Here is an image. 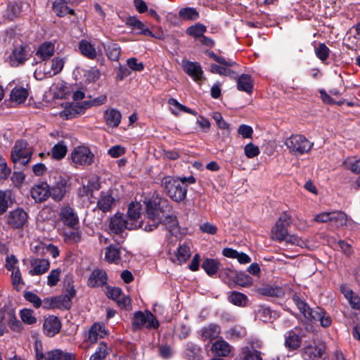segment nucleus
Wrapping results in <instances>:
<instances>
[{
    "mask_svg": "<svg viewBox=\"0 0 360 360\" xmlns=\"http://www.w3.org/2000/svg\"><path fill=\"white\" fill-rule=\"evenodd\" d=\"M219 266V262L217 259H214L207 258L203 261L202 264V269L210 276L215 274L217 272Z\"/></svg>",
    "mask_w": 360,
    "mask_h": 360,
    "instance_id": "obj_41",
    "label": "nucleus"
},
{
    "mask_svg": "<svg viewBox=\"0 0 360 360\" xmlns=\"http://www.w3.org/2000/svg\"><path fill=\"white\" fill-rule=\"evenodd\" d=\"M79 108L72 103H66L64 109L60 112V117L65 120H70L79 114Z\"/></svg>",
    "mask_w": 360,
    "mask_h": 360,
    "instance_id": "obj_42",
    "label": "nucleus"
},
{
    "mask_svg": "<svg viewBox=\"0 0 360 360\" xmlns=\"http://www.w3.org/2000/svg\"><path fill=\"white\" fill-rule=\"evenodd\" d=\"M103 47L105 51V53L108 56V58L111 60H118L121 49L120 46L117 44L115 43H110V44H105L103 43Z\"/></svg>",
    "mask_w": 360,
    "mask_h": 360,
    "instance_id": "obj_35",
    "label": "nucleus"
},
{
    "mask_svg": "<svg viewBox=\"0 0 360 360\" xmlns=\"http://www.w3.org/2000/svg\"><path fill=\"white\" fill-rule=\"evenodd\" d=\"M28 91L25 88L16 86L11 92V100L20 104L26 101Z\"/></svg>",
    "mask_w": 360,
    "mask_h": 360,
    "instance_id": "obj_39",
    "label": "nucleus"
},
{
    "mask_svg": "<svg viewBox=\"0 0 360 360\" xmlns=\"http://www.w3.org/2000/svg\"><path fill=\"white\" fill-rule=\"evenodd\" d=\"M231 66H224L216 64H212L210 65V71L214 74L232 77L233 75L235 74V72L229 68Z\"/></svg>",
    "mask_w": 360,
    "mask_h": 360,
    "instance_id": "obj_52",
    "label": "nucleus"
},
{
    "mask_svg": "<svg viewBox=\"0 0 360 360\" xmlns=\"http://www.w3.org/2000/svg\"><path fill=\"white\" fill-rule=\"evenodd\" d=\"M291 221L290 215L283 212L271 229V238L278 242L284 241L288 236V227L291 224Z\"/></svg>",
    "mask_w": 360,
    "mask_h": 360,
    "instance_id": "obj_7",
    "label": "nucleus"
},
{
    "mask_svg": "<svg viewBox=\"0 0 360 360\" xmlns=\"http://www.w3.org/2000/svg\"><path fill=\"white\" fill-rule=\"evenodd\" d=\"M53 11L60 17L68 14H73L74 11L67 6L65 0H55L53 4Z\"/></svg>",
    "mask_w": 360,
    "mask_h": 360,
    "instance_id": "obj_33",
    "label": "nucleus"
},
{
    "mask_svg": "<svg viewBox=\"0 0 360 360\" xmlns=\"http://www.w3.org/2000/svg\"><path fill=\"white\" fill-rule=\"evenodd\" d=\"M257 291L259 294L268 297H281L285 295L284 290L281 287L269 284L258 288Z\"/></svg>",
    "mask_w": 360,
    "mask_h": 360,
    "instance_id": "obj_27",
    "label": "nucleus"
},
{
    "mask_svg": "<svg viewBox=\"0 0 360 360\" xmlns=\"http://www.w3.org/2000/svg\"><path fill=\"white\" fill-rule=\"evenodd\" d=\"M240 360H262L261 352L251 350L248 347L242 348Z\"/></svg>",
    "mask_w": 360,
    "mask_h": 360,
    "instance_id": "obj_44",
    "label": "nucleus"
},
{
    "mask_svg": "<svg viewBox=\"0 0 360 360\" xmlns=\"http://www.w3.org/2000/svg\"><path fill=\"white\" fill-rule=\"evenodd\" d=\"M302 336L295 333V331H289L285 335V346L290 349H296L301 345Z\"/></svg>",
    "mask_w": 360,
    "mask_h": 360,
    "instance_id": "obj_36",
    "label": "nucleus"
},
{
    "mask_svg": "<svg viewBox=\"0 0 360 360\" xmlns=\"http://www.w3.org/2000/svg\"><path fill=\"white\" fill-rule=\"evenodd\" d=\"M68 181L65 178H60V179L51 188L49 191V196L56 201H61L67 191Z\"/></svg>",
    "mask_w": 360,
    "mask_h": 360,
    "instance_id": "obj_18",
    "label": "nucleus"
},
{
    "mask_svg": "<svg viewBox=\"0 0 360 360\" xmlns=\"http://www.w3.org/2000/svg\"><path fill=\"white\" fill-rule=\"evenodd\" d=\"M316 56L322 61L326 60L329 55V49L325 44H320L315 50Z\"/></svg>",
    "mask_w": 360,
    "mask_h": 360,
    "instance_id": "obj_63",
    "label": "nucleus"
},
{
    "mask_svg": "<svg viewBox=\"0 0 360 360\" xmlns=\"http://www.w3.org/2000/svg\"><path fill=\"white\" fill-rule=\"evenodd\" d=\"M202 353L201 347L195 343L188 342L185 345L184 355L188 360H200Z\"/></svg>",
    "mask_w": 360,
    "mask_h": 360,
    "instance_id": "obj_30",
    "label": "nucleus"
},
{
    "mask_svg": "<svg viewBox=\"0 0 360 360\" xmlns=\"http://www.w3.org/2000/svg\"><path fill=\"white\" fill-rule=\"evenodd\" d=\"M53 302L55 308L68 309L71 307L72 302L70 301L68 296H65L64 295L53 297Z\"/></svg>",
    "mask_w": 360,
    "mask_h": 360,
    "instance_id": "obj_47",
    "label": "nucleus"
},
{
    "mask_svg": "<svg viewBox=\"0 0 360 360\" xmlns=\"http://www.w3.org/2000/svg\"><path fill=\"white\" fill-rule=\"evenodd\" d=\"M271 314L272 311L269 307L261 306L257 310L256 316L259 320L266 322L270 321Z\"/></svg>",
    "mask_w": 360,
    "mask_h": 360,
    "instance_id": "obj_56",
    "label": "nucleus"
},
{
    "mask_svg": "<svg viewBox=\"0 0 360 360\" xmlns=\"http://www.w3.org/2000/svg\"><path fill=\"white\" fill-rule=\"evenodd\" d=\"M32 269L29 270L30 276H39L45 274L50 267V262L46 259H33L30 261Z\"/></svg>",
    "mask_w": 360,
    "mask_h": 360,
    "instance_id": "obj_22",
    "label": "nucleus"
},
{
    "mask_svg": "<svg viewBox=\"0 0 360 360\" xmlns=\"http://www.w3.org/2000/svg\"><path fill=\"white\" fill-rule=\"evenodd\" d=\"M55 49V43L52 41H45L39 46L36 51V56L41 60H48L53 56Z\"/></svg>",
    "mask_w": 360,
    "mask_h": 360,
    "instance_id": "obj_24",
    "label": "nucleus"
},
{
    "mask_svg": "<svg viewBox=\"0 0 360 360\" xmlns=\"http://www.w3.org/2000/svg\"><path fill=\"white\" fill-rule=\"evenodd\" d=\"M330 221L333 222L336 226H346L353 229L356 227L357 224L345 213L338 211L331 212Z\"/></svg>",
    "mask_w": 360,
    "mask_h": 360,
    "instance_id": "obj_20",
    "label": "nucleus"
},
{
    "mask_svg": "<svg viewBox=\"0 0 360 360\" xmlns=\"http://www.w3.org/2000/svg\"><path fill=\"white\" fill-rule=\"evenodd\" d=\"M107 281L108 276L105 271L95 269L88 279V285L93 288L103 286L107 283Z\"/></svg>",
    "mask_w": 360,
    "mask_h": 360,
    "instance_id": "obj_25",
    "label": "nucleus"
},
{
    "mask_svg": "<svg viewBox=\"0 0 360 360\" xmlns=\"http://www.w3.org/2000/svg\"><path fill=\"white\" fill-rule=\"evenodd\" d=\"M237 283L243 287L250 286L252 283V278L245 274H240L237 276Z\"/></svg>",
    "mask_w": 360,
    "mask_h": 360,
    "instance_id": "obj_64",
    "label": "nucleus"
},
{
    "mask_svg": "<svg viewBox=\"0 0 360 360\" xmlns=\"http://www.w3.org/2000/svg\"><path fill=\"white\" fill-rule=\"evenodd\" d=\"M10 195V192L0 191V214H3L7 210Z\"/></svg>",
    "mask_w": 360,
    "mask_h": 360,
    "instance_id": "obj_61",
    "label": "nucleus"
},
{
    "mask_svg": "<svg viewBox=\"0 0 360 360\" xmlns=\"http://www.w3.org/2000/svg\"><path fill=\"white\" fill-rule=\"evenodd\" d=\"M134 225L127 220V217L120 213L115 214L110 218L109 229L110 231L115 234L122 233L125 229H132Z\"/></svg>",
    "mask_w": 360,
    "mask_h": 360,
    "instance_id": "obj_9",
    "label": "nucleus"
},
{
    "mask_svg": "<svg viewBox=\"0 0 360 360\" xmlns=\"http://www.w3.org/2000/svg\"><path fill=\"white\" fill-rule=\"evenodd\" d=\"M61 323L57 316H49L44 319L43 324L44 333L48 337H53L59 333Z\"/></svg>",
    "mask_w": 360,
    "mask_h": 360,
    "instance_id": "obj_15",
    "label": "nucleus"
},
{
    "mask_svg": "<svg viewBox=\"0 0 360 360\" xmlns=\"http://www.w3.org/2000/svg\"><path fill=\"white\" fill-rule=\"evenodd\" d=\"M20 316L22 321L27 325H33L37 322V318L34 315V311L30 309H22L20 311Z\"/></svg>",
    "mask_w": 360,
    "mask_h": 360,
    "instance_id": "obj_46",
    "label": "nucleus"
},
{
    "mask_svg": "<svg viewBox=\"0 0 360 360\" xmlns=\"http://www.w3.org/2000/svg\"><path fill=\"white\" fill-rule=\"evenodd\" d=\"M229 301L234 305L245 307L248 303V298L242 292L233 291L229 295Z\"/></svg>",
    "mask_w": 360,
    "mask_h": 360,
    "instance_id": "obj_40",
    "label": "nucleus"
},
{
    "mask_svg": "<svg viewBox=\"0 0 360 360\" xmlns=\"http://www.w3.org/2000/svg\"><path fill=\"white\" fill-rule=\"evenodd\" d=\"M191 256L190 248L186 243L180 244L175 253L176 258L174 259V262L182 264L185 262Z\"/></svg>",
    "mask_w": 360,
    "mask_h": 360,
    "instance_id": "obj_38",
    "label": "nucleus"
},
{
    "mask_svg": "<svg viewBox=\"0 0 360 360\" xmlns=\"http://www.w3.org/2000/svg\"><path fill=\"white\" fill-rule=\"evenodd\" d=\"M107 349V344L101 342L96 352L90 356L89 360H104L108 354Z\"/></svg>",
    "mask_w": 360,
    "mask_h": 360,
    "instance_id": "obj_48",
    "label": "nucleus"
},
{
    "mask_svg": "<svg viewBox=\"0 0 360 360\" xmlns=\"http://www.w3.org/2000/svg\"><path fill=\"white\" fill-rule=\"evenodd\" d=\"M111 191H101L97 201L98 208L103 212H110L115 205Z\"/></svg>",
    "mask_w": 360,
    "mask_h": 360,
    "instance_id": "obj_21",
    "label": "nucleus"
},
{
    "mask_svg": "<svg viewBox=\"0 0 360 360\" xmlns=\"http://www.w3.org/2000/svg\"><path fill=\"white\" fill-rule=\"evenodd\" d=\"M221 333V328L218 324L210 323L200 330L201 338L203 340H212L219 337Z\"/></svg>",
    "mask_w": 360,
    "mask_h": 360,
    "instance_id": "obj_28",
    "label": "nucleus"
},
{
    "mask_svg": "<svg viewBox=\"0 0 360 360\" xmlns=\"http://www.w3.org/2000/svg\"><path fill=\"white\" fill-rule=\"evenodd\" d=\"M293 301L307 320L319 322L323 328H328L331 325L332 319L323 309L321 307L312 309L309 307L307 302L297 296L293 297Z\"/></svg>",
    "mask_w": 360,
    "mask_h": 360,
    "instance_id": "obj_3",
    "label": "nucleus"
},
{
    "mask_svg": "<svg viewBox=\"0 0 360 360\" xmlns=\"http://www.w3.org/2000/svg\"><path fill=\"white\" fill-rule=\"evenodd\" d=\"M141 210V205L139 202H131L128 208V217L131 220H136L139 218Z\"/></svg>",
    "mask_w": 360,
    "mask_h": 360,
    "instance_id": "obj_53",
    "label": "nucleus"
},
{
    "mask_svg": "<svg viewBox=\"0 0 360 360\" xmlns=\"http://www.w3.org/2000/svg\"><path fill=\"white\" fill-rule=\"evenodd\" d=\"M126 25L134 30H138L139 34L145 36H153L152 32L136 16H129L127 18Z\"/></svg>",
    "mask_w": 360,
    "mask_h": 360,
    "instance_id": "obj_26",
    "label": "nucleus"
},
{
    "mask_svg": "<svg viewBox=\"0 0 360 360\" xmlns=\"http://www.w3.org/2000/svg\"><path fill=\"white\" fill-rule=\"evenodd\" d=\"M71 159L77 166L86 167L94 161V154L84 146L76 147L71 153Z\"/></svg>",
    "mask_w": 360,
    "mask_h": 360,
    "instance_id": "obj_8",
    "label": "nucleus"
},
{
    "mask_svg": "<svg viewBox=\"0 0 360 360\" xmlns=\"http://www.w3.org/2000/svg\"><path fill=\"white\" fill-rule=\"evenodd\" d=\"M64 66V61L62 58H54L51 60V71L49 72L50 76L56 75L60 72Z\"/></svg>",
    "mask_w": 360,
    "mask_h": 360,
    "instance_id": "obj_55",
    "label": "nucleus"
},
{
    "mask_svg": "<svg viewBox=\"0 0 360 360\" xmlns=\"http://www.w3.org/2000/svg\"><path fill=\"white\" fill-rule=\"evenodd\" d=\"M104 120L110 127H117L121 122L122 114L115 108H108L104 112Z\"/></svg>",
    "mask_w": 360,
    "mask_h": 360,
    "instance_id": "obj_23",
    "label": "nucleus"
},
{
    "mask_svg": "<svg viewBox=\"0 0 360 360\" xmlns=\"http://www.w3.org/2000/svg\"><path fill=\"white\" fill-rule=\"evenodd\" d=\"M169 209V204L167 200L157 196H153L146 203V214L151 224L141 222L140 227L150 232L155 229L165 217V212Z\"/></svg>",
    "mask_w": 360,
    "mask_h": 360,
    "instance_id": "obj_2",
    "label": "nucleus"
},
{
    "mask_svg": "<svg viewBox=\"0 0 360 360\" xmlns=\"http://www.w3.org/2000/svg\"><path fill=\"white\" fill-rule=\"evenodd\" d=\"M179 16L185 20H195L199 18V13L195 8L187 7L179 11Z\"/></svg>",
    "mask_w": 360,
    "mask_h": 360,
    "instance_id": "obj_45",
    "label": "nucleus"
},
{
    "mask_svg": "<svg viewBox=\"0 0 360 360\" xmlns=\"http://www.w3.org/2000/svg\"><path fill=\"white\" fill-rule=\"evenodd\" d=\"M67 146L63 141L58 142L52 148V156L54 159L61 160L67 153Z\"/></svg>",
    "mask_w": 360,
    "mask_h": 360,
    "instance_id": "obj_49",
    "label": "nucleus"
},
{
    "mask_svg": "<svg viewBox=\"0 0 360 360\" xmlns=\"http://www.w3.org/2000/svg\"><path fill=\"white\" fill-rule=\"evenodd\" d=\"M59 216L63 223L70 228H74L79 224L77 212L69 205L63 206L61 208Z\"/></svg>",
    "mask_w": 360,
    "mask_h": 360,
    "instance_id": "obj_14",
    "label": "nucleus"
},
{
    "mask_svg": "<svg viewBox=\"0 0 360 360\" xmlns=\"http://www.w3.org/2000/svg\"><path fill=\"white\" fill-rule=\"evenodd\" d=\"M60 269L51 270L47 276V285L50 287L56 285L60 281Z\"/></svg>",
    "mask_w": 360,
    "mask_h": 360,
    "instance_id": "obj_59",
    "label": "nucleus"
},
{
    "mask_svg": "<svg viewBox=\"0 0 360 360\" xmlns=\"http://www.w3.org/2000/svg\"><path fill=\"white\" fill-rule=\"evenodd\" d=\"M206 30L207 28L205 25L200 23H196L194 25L189 27L186 30V33L195 38H200Z\"/></svg>",
    "mask_w": 360,
    "mask_h": 360,
    "instance_id": "obj_50",
    "label": "nucleus"
},
{
    "mask_svg": "<svg viewBox=\"0 0 360 360\" xmlns=\"http://www.w3.org/2000/svg\"><path fill=\"white\" fill-rule=\"evenodd\" d=\"M64 238L66 241L78 243L81 239V232L78 230H70L64 231Z\"/></svg>",
    "mask_w": 360,
    "mask_h": 360,
    "instance_id": "obj_60",
    "label": "nucleus"
},
{
    "mask_svg": "<svg viewBox=\"0 0 360 360\" xmlns=\"http://www.w3.org/2000/svg\"><path fill=\"white\" fill-rule=\"evenodd\" d=\"M285 241L287 244L300 246L301 248L307 247L308 243L307 241H306L305 240L302 239V238L299 237L295 234H288L286 238L285 239Z\"/></svg>",
    "mask_w": 360,
    "mask_h": 360,
    "instance_id": "obj_54",
    "label": "nucleus"
},
{
    "mask_svg": "<svg viewBox=\"0 0 360 360\" xmlns=\"http://www.w3.org/2000/svg\"><path fill=\"white\" fill-rule=\"evenodd\" d=\"M169 209L170 207L169 206V209L165 212V217L162 220H161L160 223L165 225L166 229L171 235H176L179 232V222L175 216L167 214V212L169 211Z\"/></svg>",
    "mask_w": 360,
    "mask_h": 360,
    "instance_id": "obj_29",
    "label": "nucleus"
},
{
    "mask_svg": "<svg viewBox=\"0 0 360 360\" xmlns=\"http://www.w3.org/2000/svg\"><path fill=\"white\" fill-rule=\"evenodd\" d=\"M108 335V330L102 322H95L87 332L86 340L91 344H95L99 339Z\"/></svg>",
    "mask_w": 360,
    "mask_h": 360,
    "instance_id": "obj_13",
    "label": "nucleus"
},
{
    "mask_svg": "<svg viewBox=\"0 0 360 360\" xmlns=\"http://www.w3.org/2000/svg\"><path fill=\"white\" fill-rule=\"evenodd\" d=\"M159 326V322L155 316L148 310L137 311L131 319V328L134 331L148 329H156Z\"/></svg>",
    "mask_w": 360,
    "mask_h": 360,
    "instance_id": "obj_4",
    "label": "nucleus"
},
{
    "mask_svg": "<svg viewBox=\"0 0 360 360\" xmlns=\"http://www.w3.org/2000/svg\"><path fill=\"white\" fill-rule=\"evenodd\" d=\"M27 146V142L25 140H18L15 142L11 155L14 163L25 166L30 161L32 150Z\"/></svg>",
    "mask_w": 360,
    "mask_h": 360,
    "instance_id": "obj_6",
    "label": "nucleus"
},
{
    "mask_svg": "<svg viewBox=\"0 0 360 360\" xmlns=\"http://www.w3.org/2000/svg\"><path fill=\"white\" fill-rule=\"evenodd\" d=\"M50 186L46 182L34 185L30 190L31 197L36 202L45 201L49 196Z\"/></svg>",
    "mask_w": 360,
    "mask_h": 360,
    "instance_id": "obj_17",
    "label": "nucleus"
},
{
    "mask_svg": "<svg viewBox=\"0 0 360 360\" xmlns=\"http://www.w3.org/2000/svg\"><path fill=\"white\" fill-rule=\"evenodd\" d=\"M244 153L247 158H253L259 154V149L258 146L250 143L245 146Z\"/></svg>",
    "mask_w": 360,
    "mask_h": 360,
    "instance_id": "obj_62",
    "label": "nucleus"
},
{
    "mask_svg": "<svg viewBox=\"0 0 360 360\" xmlns=\"http://www.w3.org/2000/svg\"><path fill=\"white\" fill-rule=\"evenodd\" d=\"M342 292L348 301L351 307L354 309H360V297L350 289L342 288Z\"/></svg>",
    "mask_w": 360,
    "mask_h": 360,
    "instance_id": "obj_37",
    "label": "nucleus"
},
{
    "mask_svg": "<svg viewBox=\"0 0 360 360\" xmlns=\"http://www.w3.org/2000/svg\"><path fill=\"white\" fill-rule=\"evenodd\" d=\"M80 53L89 59L94 60L97 57L95 47L87 40L82 39L78 45Z\"/></svg>",
    "mask_w": 360,
    "mask_h": 360,
    "instance_id": "obj_31",
    "label": "nucleus"
},
{
    "mask_svg": "<svg viewBox=\"0 0 360 360\" xmlns=\"http://www.w3.org/2000/svg\"><path fill=\"white\" fill-rule=\"evenodd\" d=\"M28 59V54L26 47L22 45L14 47L11 54L8 58V63L11 66L17 67L23 64Z\"/></svg>",
    "mask_w": 360,
    "mask_h": 360,
    "instance_id": "obj_16",
    "label": "nucleus"
},
{
    "mask_svg": "<svg viewBox=\"0 0 360 360\" xmlns=\"http://www.w3.org/2000/svg\"><path fill=\"white\" fill-rule=\"evenodd\" d=\"M11 282L14 289L17 291H20L22 285H25L19 268H16L15 271H11Z\"/></svg>",
    "mask_w": 360,
    "mask_h": 360,
    "instance_id": "obj_51",
    "label": "nucleus"
},
{
    "mask_svg": "<svg viewBox=\"0 0 360 360\" xmlns=\"http://www.w3.org/2000/svg\"><path fill=\"white\" fill-rule=\"evenodd\" d=\"M196 182L195 178L189 176H171L164 177L161 185L165 193L174 202H183L187 196V186Z\"/></svg>",
    "mask_w": 360,
    "mask_h": 360,
    "instance_id": "obj_1",
    "label": "nucleus"
},
{
    "mask_svg": "<svg viewBox=\"0 0 360 360\" xmlns=\"http://www.w3.org/2000/svg\"><path fill=\"white\" fill-rule=\"evenodd\" d=\"M120 254L121 251L119 247L110 245L106 248L105 257L108 262L119 264L121 261Z\"/></svg>",
    "mask_w": 360,
    "mask_h": 360,
    "instance_id": "obj_32",
    "label": "nucleus"
},
{
    "mask_svg": "<svg viewBox=\"0 0 360 360\" xmlns=\"http://www.w3.org/2000/svg\"><path fill=\"white\" fill-rule=\"evenodd\" d=\"M326 351L323 342H317L309 345L302 349V356L304 360H319Z\"/></svg>",
    "mask_w": 360,
    "mask_h": 360,
    "instance_id": "obj_10",
    "label": "nucleus"
},
{
    "mask_svg": "<svg viewBox=\"0 0 360 360\" xmlns=\"http://www.w3.org/2000/svg\"><path fill=\"white\" fill-rule=\"evenodd\" d=\"M246 330L240 326H235L226 331V337L230 340H238L245 337Z\"/></svg>",
    "mask_w": 360,
    "mask_h": 360,
    "instance_id": "obj_43",
    "label": "nucleus"
},
{
    "mask_svg": "<svg viewBox=\"0 0 360 360\" xmlns=\"http://www.w3.org/2000/svg\"><path fill=\"white\" fill-rule=\"evenodd\" d=\"M27 218L28 214L22 208H17L8 213L7 223L13 229H20L26 224Z\"/></svg>",
    "mask_w": 360,
    "mask_h": 360,
    "instance_id": "obj_11",
    "label": "nucleus"
},
{
    "mask_svg": "<svg viewBox=\"0 0 360 360\" xmlns=\"http://www.w3.org/2000/svg\"><path fill=\"white\" fill-rule=\"evenodd\" d=\"M24 297L27 301L32 303L35 308H39L42 304V302L40 297L32 292H25L24 294Z\"/></svg>",
    "mask_w": 360,
    "mask_h": 360,
    "instance_id": "obj_58",
    "label": "nucleus"
},
{
    "mask_svg": "<svg viewBox=\"0 0 360 360\" xmlns=\"http://www.w3.org/2000/svg\"><path fill=\"white\" fill-rule=\"evenodd\" d=\"M184 71L195 82H199L203 78V70L200 63L184 59L181 62Z\"/></svg>",
    "mask_w": 360,
    "mask_h": 360,
    "instance_id": "obj_12",
    "label": "nucleus"
},
{
    "mask_svg": "<svg viewBox=\"0 0 360 360\" xmlns=\"http://www.w3.org/2000/svg\"><path fill=\"white\" fill-rule=\"evenodd\" d=\"M211 350L218 356L227 357L232 354L233 347L220 338L212 345Z\"/></svg>",
    "mask_w": 360,
    "mask_h": 360,
    "instance_id": "obj_19",
    "label": "nucleus"
},
{
    "mask_svg": "<svg viewBox=\"0 0 360 360\" xmlns=\"http://www.w3.org/2000/svg\"><path fill=\"white\" fill-rule=\"evenodd\" d=\"M285 145L291 153L295 155H303L311 150L313 143L302 135L293 134L285 140Z\"/></svg>",
    "mask_w": 360,
    "mask_h": 360,
    "instance_id": "obj_5",
    "label": "nucleus"
},
{
    "mask_svg": "<svg viewBox=\"0 0 360 360\" xmlns=\"http://www.w3.org/2000/svg\"><path fill=\"white\" fill-rule=\"evenodd\" d=\"M345 167L354 173H360V158H352L345 162Z\"/></svg>",
    "mask_w": 360,
    "mask_h": 360,
    "instance_id": "obj_57",
    "label": "nucleus"
},
{
    "mask_svg": "<svg viewBox=\"0 0 360 360\" xmlns=\"http://www.w3.org/2000/svg\"><path fill=\"white\" fill-rule=\"evenodd\" d=\"M237 87L239 91L251 93L252 91V79L249 75H241L237 81Z\"/></svg>",
    "mask_w": 360,
    "mask_h": 360,
    "instance_id": "obj_34",
    "label": "nucleus"
}]
</instances>
